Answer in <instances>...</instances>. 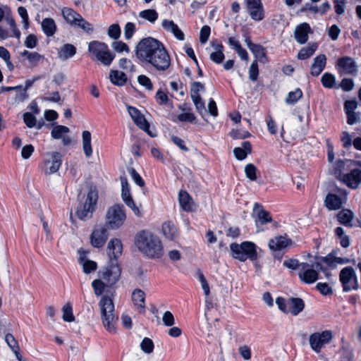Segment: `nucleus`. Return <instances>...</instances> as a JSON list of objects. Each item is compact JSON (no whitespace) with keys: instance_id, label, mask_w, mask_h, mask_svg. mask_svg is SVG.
I'll list each match as a JSON object with an SVG mask.
<instances>
[{"instance_id":"obj_49","label":"nucleus","mask_w":361,"mask_h":361,"mask_svg":"<svg viewBox=\"0 0 361 361\" xmlns=\"http://www.w3.org/2000/svg\"><path fill=\"white\" fill-rule=\"evenodd\" d=\"M302 96V92L300 89L298 88L293 92H289L286 102L288 104H294L298 102Z\"/></svg>"},{"instance_id":"obj_56","label":"nucleus","mask_w":361,"mask_h":361,"mask_svg":"<svg viewBox=\"0 0 361 361\" xmlns=\"http://www.w3.org/2000/svg\"><path fill=\"white\" fill-rule=\"evenodd\" d=\"M347 116V123L348 125H354L360 123L361 121V114L360 112H352L345 114Z\"/></svg>"},{"instance_id":"obj_36","label":"nucleus","mask_w":361,"mask_h":361,"mask_svg":"<svg viewBox=\"0 0 361 361\" xmlns=\"http://www.w3.org/2000/svg\"><path fill=\"white\" fill-rule=\"evenodd\" d=\"M179 203L181 208L185 212H190L192 209V200L189 194L185 191L179 192Z\"/></svg>"},{"instance_id":"obj_13","label":"nucleus","mask_w":361,"mask_h":361,"mask_svg":"<svg viewBox=\"0 0 361 361\" xmlns=\"http://www.w3.org/2000/svg\"><path fill=\"white\" fill-rule=\"evenodd\" d=\"M121 269L116 262H112L105 270L99 272V277L106 283L108 286L114 285L119 279Z\"/></svg>"},{"instance_id":"obj_9","label":"nucleus","mask_w":361,"mask_h":361,"mask_svg":"<svg viewBox=\"0 0 361 361\" xmlns=\"http://www.w3.org/2000/svg\"><path fill=\"white\" fill-rule=\"evenodd\" d=\"M333 339V334L330 330L321 332H314L309 336V343L311 349L316 353L321 352L326 345L330 343Z\"/></svg>"},{"instance_id":"obj_22","label":"nucleus","mask_w":361,"mask_h":361,"mask_svg":"<svg viewBox=\"0 0 361 361\" xmlns=\"http://www.w3.org/2000/svg\"><path fill=\"white\" fill-rule=\"evenodd\" d=\"M292 240L287 235H279L271 239L269 247L271 250L279 251L291 245Z\"/></svg>"},{"instance_id":"obj_63","label":"nucleus","mask_w":361,"mask_h":361,"mask_svg":"<svg viewBox=\"0 0 361 361\" xmlns=\"http://www.w3.org/2000/svg\"><path fill=\"white\" fill-rule=\"evenodd\" d=\"M138 82L144 86L147 90H152L153 88L151 80L145 75H141L137 78Z\"/></svg>"},{"instance_id":"obj_50","label":"nucleus","mask_w":361,"mask_h":361,"mask_svg":"<svg viewBox=\"0 0 361 361\" xmlns=\"http://www.w3.org/2000/svg\"><path fill=\"white\" fill-rule=\"evenodd\" d=\"M197 275L198 277V279L201 283L202 288L204 290V293L206 296H208L210 293V289L209 284L207 281V279H205L204 274L200 270H198L197 272Z\"/></svg>"},{"instance_id":"obj_52","label":"nucleus","mask_w":361,"mask_h":361,"mask_svg":"<svg viewBox=\"0 0 361 361\" xmlns=\"http://www.w3.org/2000/svg\"><path fill=\"white\" fill-rule=\"evenodd\" d=\"M259 75V69L257 61L255 60L250 65L249 68V78L252 81H256Z\"/></svg>"},{"instance_id":"obj_32","label":"nucleus","mask_w":361,"mask_h":361,"mask_svg":"<svg viewBox=\"0 0 361 361\" xmlns=\"http://www.w3.org/2000/svg\"><path fill=\"white\" fill-rule=\"evenodd\" d=\"M252 151V146L250 142L245 141L242 143V147H235L233 149L235 157L238 160H243Z\"/></svg>"},{"instance_id":"obj_42","label":"nucleus","mask_w":361,"mask_h":361,"mask_svg":"<svg viewBox=\"0 0 361 361\" xmlns=\"http://www.w3.org/2000/svg\"><path fill=\"white\" fill-rule=\"evenodd\" d=\"M92 286L94 290V293L97 296H101L104 292L106 287H109L106 283L102 279H94L92 282Z\"/></svg>"},{"instance_id":"obj_57","label":"nucleus","mask_w":361,"mask_h":361,"mask_svg":"<svg viewBox=\"0 0 361 361\" xmlns=\"http://www.w3.org/2000/svg\"><path fill=\"white\" fill-rule=\"evenodd\" d=\"M109 36L114 39L119 38L121 35V29L118 24H113L108 29Z\"/></svg>"},{"instance_id":"obj_10","label":"nucleus","mask_w":361,"mask_h":361,"mask_svg":"<svg viewBox=\"0 0 361 361\" xmlns=\"http://www.w3.org/2000/svg\"><path fill=\"white\" fill-rule=\"evenodd\" d=\"M62 156L59 152L48 153L43 162L39 165V170L46 176L56 173L61 167Z\"/></svg>"},{"instance_id":"obj_47","label":"nucleus","mask_w":361,"mask_h":361,"mask_svg":"<svg viewBox=\"0 0 361 361\" xmlns=\"http://www.w3.org/2000/svg\"><path fill=\"white\" fill-rule=\"evenodd\" d=\"M154 347V345L152 340L147 337L143 338L140 343L141 350L147 354L152 353L153 352Z\"/></svg>"},{"instance_id":"obj_21","label":"nucleus","mask_w":361,"mask_h":361,"mask_svg":"<svg viewBox=\"0 0 361 361\" xmlns=\"http://www.w3.org/2000/svg\"><path fill=\"white\" fill-rule=\"evenodd\" d=\"M70 132L68 127L64 126H55L51 130V135L54 139H61L63 145H68L71 142L70 137L66 135Z\"/></svg>"},{"instance_id":"obj_62","label":"nucleus","mask_w":361,"mask_h":361,"mask_svg":"<svg viewBox=\"0 0 361 361\" xmlns=\"http://www.w3.org/2000/svg\"><path fill=\"white\" fill-rule=\"evenodd\" d=\"M224 58V51H214L210 54V59L217 64L221 63Z\"/></svg>"},{"instance_id":"obj_29","label":"nucleus","mask_w":361,"mask_h":361,"mask_svg":"<svg viewBox=\"0 0 361 361\" xmlns=\"http://www.w3.org/2000/svg\"><path fill=\"white\" fill-rule=\"evenodd\" d=\"M132 300L134 305L139 310V312L144 313L145 311V294L141 289H135L132 293Z\"/></svg>"},{"instance_id":"obj_19","label":"nucleus","mask_w":361,"mask_h":361,"mask_svg":"<svg viewBox=\"0 0 361 361\" xmlns=\"http://www.w3.org/2000/svg\"><path fill=\"white\" fill-rule=\"evenodd\" d=\"M127 109L128 114H130L134 123L140 129L147 132L148 134L152 136V135H151L149 131V126L145 116L135 107L128 106Z\"/></svg>"},{"instance_id":"obj_8","label":"nucleus","mask_w":361,"mask_h":361,"mask_svg":"<svg viewBox=\"0 0 361 361\" xmlns=\"http://www.w3.org/2000/svg\"><path fill=\"white\" fill-rule=\"evenodd\" d=\"M98 199L97 192L91 190L87 195L84 203L80 204L76 211L78 217L81 220H86L92 217Z\"/></svg>"},{"instance_id":"obj_44","label":"nucleus","mask_w":361,"mask_h":361,"mask_svg":"<svg viewBox=\"0 0 361 361\" xmlns=\"http://www.w3.org/2000/svg\"><path fill=\"white\" fill-rule=\"evenodd\" d=\"M255 55V57L261 62H266L267 57L264 49L259 44H255L250 49Z\"/></svg>"},{"instance_id":"obj_45","label":"nucleus","mask_w":361,"mask_h":361,"mask_svg":"<svg viewBox=\"0 0 361 361\" xmlns=\"http://www.w3.org/2000/svg\"><path fill=\"white\" fill-rule=\"evenodd\" d=\"M63 319L65 322H72L75 320V317L73 314V308L70 302L66 303L62 307Z\"/></svg>"},{"instance_id":"obj_46","label":"nucleus","mask_w":361,"mask_h":361,"mask_svg":"<svg viewBox=\"0 0 361 361\" xmlns=\"http://www.w3.org/2000/svg\"><path fill=\"white\" fill-rule=\"evenodd\" d=\"M321 82L324 87L332 88L335 84V77L331 73H325L322 76Z\"/></svg>"},{"instance_id":"obj_61","label":"nucleus","mask_w":361,"mask_h":361,"mask_svg":"<svg viewBox=\"0 0 361 361\" xmlns=\"http://www.w3.org/2000/svg\"><path fill=\"white\" fill-rule=\"evenodd\" d=\"M6 20L12 29L13 36L19 39L20 37V32L18 29L14 19L11 16H6Z\"/></svg>"},{"instance_id":"obj_27","label":"nucleus","mask_w":361,"mask_h":361,"mask_svg":"<svg viewBox=\"0 0 361 361\" xmlns=\"http://www.w3.org/2000/svg\"><path fill=\"white\" fill-rule=\"evenodd\" d=\"M354 217L353 212L348 209H343L336 214V219L338 222L347 227H352L353 226V221Z\"/></svg>"},{"instance_id":"obj_59","label":"nucleus","mask_w":361,"mask_h":361,"mask_svg":"<svg viewBox=\"0 0 361 361\" xmlns=\"http://www.w3.org/2000/svg\"><path fill=\"white\" fill-rule=\"evenodd\" d=\"M18 13L23 19V28L27 30L29 27V18L26 8L23 6H20L18 8Z\"/></svg>"},{"instance_id":"obj_38","label":"nucleus","mask_w":361,"mask_h":361,"mask_svg":"<svg viewBox=\"0 0 361 361\" xmlns=\"http://www.w3.org/2000/svg\"><path fill=\"white\" fill-rule=\"evenodd\" d=\"M62 15L65 20L71 25H74L81 16L70 8H64Z\"/></svg>"},{"instance_id":"obj_35","label":"nucleus","mask_w":361,"mask_h":361,"mask_svg":"<svg viewBox=\"0 0 361 361\" xmlns=\"http://www.w3.org/2000/svg\"><path fill=\"white\" fill-rule=\"evenodd\" d=\"M109 79L113 84L118 86H123L127 81V76L121 71L112 70L109 73Z\"/></svg>"},{"instance_id":"obj_43","label":"nucleus","mask_w":361,"mask_h":361,"mask_svg":"<svg viewBox=\"0 0 361 361\" xmlns=\"http://www.w3.org/2000/svg\"><path fill=\"white\" fill-rule=\"evenodd\" d=\"M22 56H25L32 66H37V63L43 58L42 55L37 52H30L27 50L23 51Z\"/></svg>"},{"instance_id":"obj_55","label":"nucleus","mask_w":361,"mask_h":361,"mask_svg":"<svg viewBox=\"0 0 361 361\" xmlns=\"http://www.w3.org/2000/svg\"><path fill=\"white\" fill-rule=\"evenodd\" d=\"M346 4V0H334V9L337 15L341 16L344 13Z\"/></svg>"},{"instance_id":"obj_7","label":"nucleus","mask_w":361,"mask_h":361,"mask_svg":"<svg viewBox=\"0 0 361 361\" xmlns=\"http://www.w3.org/2000/svg\"><path fill=\"white\" fill-rule=\"evenodd\" d=\"M88 51L91 58L101 62L105 66H109L115 58L108 46L102 42L92 41L89 43Z\"/></svg>"},{"instance_id":"obj_23","label":"nucleus","mask_w":361,"mask_h":361,"mask_svg":"<svg viewBox=\"0 0 361 361\" xmlns=\"http://www.w3.org/2000/svg\"><path fill=\"white\" fill-rule=\"evenodd\" d=\"M80 257L78 262L82 267V271L85 274H90L94 272L97 269V264L96 262L89 259L87 257L86 252L84 251H79Z\"/></svg>"},{"instance_id":"obj_3","label":"nucleus","mask_w":361,"mask_h":361,"mask_svg":"<svg viewBox=\"0 0 361 361\" xmlns=\"http://www.w3.org/2000/svg\"><path fill=\"white\" fill-rule=\"evenodd\" d=\"M99 307L104 327L109 333L116 334L118 317L115 314L113 295L105 294L102 295L99 302Z\"/></svg>"},{"instance_id":"obj_14","label":"nucleus","mask_w":361,"mask_h":361,"mask_svg":"<svg viewBox=\"0 0 361 361\" xmlns=\"http://www.w3.org/2000/svg\"><path fill=\"white\" fill-rule=\"evenodd\" d=\"M108 229L104 225L94 228L90 237V244L92 247L100 248L105 245L109 238Z\"/></svg>"},{"instance_id":"obj_60","label":"nucleus","mask_w":361,"mask_h":361,"mask_svg":"<svg viewBox=\"0 0 361 361\" xmlns=\"http://www.w3.org/2000/svg\"><path fill=\"white\" fill-rule=\"evenodd\" d=\"M283 264L284 267H287L288 269H293V270H297L298 272L300 270L301 263H300L298 259H289L285 260L283 262Z\"/></svg>"},{"instance_id":"obj_41","label":"nucleus","mask_w":361,"mask_h":361,"mask_svg":"<svg viewBox=\"0 0 361 361\" xmlns=\"http://www.w3.org/2000/svg\"><path fill=\"white\" fill-rule=\"evenodd\" d=\"M317 49V45L316 44H309L306 47H303L300 50L298 54V59L300 60H305L306 59L310 58Z\"/></svg>"},{"instance_id":"obj_12","label":"nucleus","mask_w":361,"mask_h":361,"mask_svg":"<svg viewBox=\"0 0 361 361\" xmlns=\"http://www.w3.org/2000/svg\"><path fill=\"white\" fill-rule=\"evenodd\" d=\"M339 279L345 292L358 288V282L355 270L351 267L343 268L339 274Z\"/></svg>"},{"instance_id":"obj_48","label":"nucleus","mask_w":361,"mask_h":361,"mask_svg":"<svg viewBox=\"0 0 361 361\" xmlns=\"http://www.w3.org/2000/svg\"><path fill=\"white\" fill-rule=\"evenodd\" d=\"M197 111L203 116V114L206 113L205 104L200 96H197V98L191 97Z\"/></svg>"},{"instance_id":"obj_58","label":"nucleus","mask_w":361,"mask_h":361,"mask_svg":"<svg viewBox=\"0 0 361 361\" xmlns=\"http://www.w3.org/2000/svg\"><path fill=\"white\" fill-rule=\"evenodd\" d=\"M230 135L232 138L237 139H245L250 136L248 131L243 130H233L230 132Z\"/></svg>"},{"instance_id":"obj_33","label":"nucleus","mask_w":361,"mask_h":361,"mask_svg":"<svg viewBox=\"0 0 361 361\" xmlns=\"http://www.w3.org/2000/svg\"><path fill=\"white\" fill-rule=\"evenodd\" d=\"M75 53L76 49L73 44H65L59 50L58 57L62 61H66L68 59L73 56Z\"/></svg>"},{"instance_id":"obj_31","label":"nucleus","mask_w":361,"mask_h":361,"mask_svg":"<svg viewBox=\"0 0 361 361\" xmlns=\"http://www.w3.org/2000/svg\"><path fill=\"white\" fill-rule=\"evenodd\" d=\"M42 29L47 37L53 36L56 31V25L54 19L46 18L42 20L41 23Z\"/></svg>"},{"instance_id":"obj_6","label":"nucleus","mask_w":361,"mask_h":361,"mask_svg":"<svg viewBox=\"0 0 361 361\" xmlns=\"http://www.w3.org/2000/svg\"><path fill=\"white\" fill-rule=\"evenodd\" d=\"M231 255L234 259L245 262L247 259L254 261L257 258V247L255 243L245 241L241 244L233 243L230 245Z\"/></svg>"},{"instance_id":"obj_15","label":"nucleus","mask_w":361,"mask_h":361,"mask_svg":"<svg viewBox=\"0 0 361 361\" xmlns=\"http://www.w3.org/2000/svg\"><path fill=\"white\" fill-rule=\"evenodd\" d=\"M341 181L351 189H357L361 183V169L356 166L349 168V171L342 176Z\"/></svg>"},{"instance_id":"obj_54","label":"nucleus","mask_w":361,"mask_h":361,"mask_svg":"<svg viewBox=\"0 0 361 361\" xmlns=\"http://www.w3.org/2000/svg\"><path fill=\"white\" fill-rule=\"evenodd\" d=\"M245 172L247 178L250 180H255L257 179L256 172L257 168L252 164H248L245 168Z\"/></svg>"},{"instance_id":"obj_34","label":"nucleus","mask_w":361,"mask_h":361,"mask_svg":"<svg viewBox=\"0 0 361 361\" xmlns=\"http://www.w3.org/2000/svg\"><path fill=\"white\" fill-rule=\"evenodd\" d=\"M288 306L289 312L293 315H297L302 311L305 304L302 299L293 298L288 301Z\"/></svg>"},{"instance_id":"obj_20","label":"nucleus","mask_w":361,"mask_h":361,"mask_svg":"<svg viewBox=\"0 0 361 361\" xmlns=\"http://www.w3.org/2000/svg\"><path fill=\"white\" fill-rule=\"evenodd\" d=\"M123 245L118 238H112L107 245V255L111 260H116L122 254Z\"/></svg>"},{"instance_id":"obj_4","label":"nucleus","mask_w":361,"mask_h":361,"mask_svg":"<svg viewBox=\"0 0 361 361\" xmlns=\"http://www.w3.org/2000/svg\"><path fill=\"white\" fill-rule=\"evenodd\" d=\"M319 271L323 272L327 279L331 276V271L324 267L321 262H315L311 264L302 262L298 276L302 283L312 284L319 279Z\"/></svg>"},{"instance_id":"obj_11","label":"nucleus","mask_w":361,"mask_h":361,"mask_svg":"<svg viewBox=\"0 0 361 361\" xmlns=\"http://www.w3.org/2000/svg\"><path fill=\"white\" fill-rule=\"evenodd\" d=\"M348 192L343 189H337L336 192H329L326 196L324 203L329 210L340 209L347 201Z\"/></svg>"},{"instance_id":"obj_40","label":"nucleus","mask_w":361,"mask_h":361,"mask_svg":"<svg viewBox=\"0 0 361 361\" xmlns=\"http://www.w3.org/2000/svg\"><path fill=\"white\" fill-rule=\"evenodd\" d=\"M158 13L154 9H146L138 13V17L147 20L150 23H154L158 19Z\"/></svg>"},{"instance_id":"obj_2","label":"nucleus","mask_w":361,"mask_h":361,"mask_svg":"<svg viewBox=\"0 0 361 361\" xmlns=\"http://www.w3.org/2000/svg\"><path fill=\"white\" fill-rule=\"evenodd\" d=\"M135 245L143 255L149 259H159L164 255L161 240L150 231H142L137 233Z\"/></svg>"},{"instance_id":"obj_39","label":"nucleus","mask_w":361,"mask_h":361,"mask_svg":"<svg viewBox=\"0 0 361 361\" xmlns=\"http://www.w3.org/2000/svg\"><path fill=\"white\" fill-rule=\"evenodd\" d=\"M82 148L86 157H90L92 154L91 145V133L88 130L82 132Z\"/></svg>"},{"instance_id":"obj_28","label":"nucleus","mask_w":361,"mask_h":361,"mask_svg":"<svg viewBox=\"0 0 361 361\" xmlns=\"http://www.w3.org/2000/svg\"><path fill=\"white\" fill-rule=\"evenodd\" d=\"M253 212L256 214L257 220L261 224L263 225L272 221L270 213L264 210L261 204L255 203Z\"/></svg>"},{"instance_id":"obj_1","label":"nucleus","mask_w":361,"mask_h":361,"mask_svg":"<svg viewBox=\"0 0 361 361\" xmlns=\"http://www.w3.org/2000/svg\"><path fill=\"white\" fill-rule=\"evenodd\" d=\"M135 55L142 63L164 72L171 66V57L164 45L153 37L141 39L135 47Z\"/></svg>"},{"instance_id":"obj_16","label":"nucleus","mask_w":361,"mask_h":361,"mask_svg":"<svg viewBox=\"0 0 361 361\" xmlns=\"http://www.w3.org/2000/svg\"><path fill=\"white\" fill-rule=\"evenodd\" d=\"M352 166L361 167V161H355L350 159H338L333 164V173L337 179L341 180L342 176H344L347 173L346 171L349 170V168H352Z\"/></svg>"},{"instance_id":"obj_26","label":"nucleus","mask_w":361,"mask_h":361,"mask_svg":"<svg viewBox=\"0 0 361 361\" xmlns=\"http://www.w3.org/2000/svg\"><path fill=\"white\" fill-rule=\"evenodd\" d=\"M121 197L124 203L132 209L134 214L137 217L142 216V213L138 207L136 206L130 193V189H122Z\"/></svg>"},{"instance_id":"obj_5","label":"nucleus","mask_w":361,"mask_h":361,"mask_svg":"<svg viewBox=\"0 0 361 361\" xmlns=\"http://www.w3.org/2000/svg\"><path fill=\"white\" fill-rule=\"evenodd\" d=\"M126 219L124 206L121 204H114L106 209L104 226L109 230H118L124 226Z\"/></svg>"},{"instance_id":"obj_64","label":"nucleus","mask_w":361,"mask_h":361,"mask_svg":"<svg viewBox=\"0 0 361 361\" xmlns=\"http://www.w3.org/2000/svg\"><path fill=\"white\" fill-rule=\"evenodd\" d=\"M23 121L28 128H32L36 125V118L31 113H25L23 114Z\"/></svg>"},{"instance_id":"obj_53","label":"nucleus","mask_w":361,"mask_h":361,"mask_svg":"<svg viewBox=\"0 0 361 361\" xmlns=\"http://www.w3.org/2000/svg\"><path fill=\"white\" fill-rule=\"evenodd\" d=\"M204 90V86L200 82H194L191 85L190 89V97L197 98V96H200L199 92Z\"/></svg>"},{"instance_id":"obj_37","label":"nucleus","mask_w":361,"mask_h":361,"mask_svg":"<svg viewBox=\"0 0 361 361\" xmlns=\"http://www.w3.org/2000/svg\"><path fill=\"white\" fill-rule=\"evenodd\" d=\"M162 232L164 235L169 240H174L178 236L177 229L171 221L165 222L162 225Z\"/></svg>"},{"instance_id":"obj_18","label":"nucleus","mask_w":361,"mask_h":361,"mask_svg":"<svg viewBox=\"0 0 361 361\" xmlns=\"http://www.w3.org/2000/svg\"><path fill=\"white\" fill-rule=\"evenodd\" d=\"M337 66L341 74L356 75L357 72L355 61L349 56H344L337 61Z\"/></svg>"},{"instance_id":"obj_51","label":"nucleus","mask_w":361,"mask_h":361,"mask_svg":"<svg viewBox=\"0 0 361 361\" xmlns=\"http://www.w3.org/2000/svg\"><path fill=\"white\" fill-rule=\"evenodd\" d=\"M74 25L80 27L87 32H90L93 30L92 25L85 20L81 16L80 18H79L78 21H76Z\"/></svg>"},{"instance_id":"obj_17","label":"nucleus","mask_w":361,"mask_h":361,"mask_svg":"<svg viewBox=\"0 0 361 361\" xmlns=\"http://www.w3.org/2000/svg\"><path fill=\"white\" fill-rule=\"evenodd\" d=\"M246 6L252 20L261 21L264 18V10L261 0H246Z\"/></svg>"},{"instance_id":"obj_24","label":"nucleus","mask_w":361,"mask_h":361,"mask_svg":"<svg viewBox=\"0 0 361 361\" xmlns=\"http://www.w3.org/2000/svg\"><path fill=\"white\" fill-rule=\"evenodd\" d=\"M311 28L309 24L304 23L295 27L294 35L296 41L299 44H305L308 40V33Z\"/></svg>"},{"instance_id":"obj_30","label":"nucleus","mask_w":361,"mask_h":361,"mask_svg":"<svg viewBox=\"0 0 361 361\" xmlns=\"http://www.w3.org/2000/svg\"><path fill=\"white\" fill-rule=\"evenodd\" d=\"M161 25L166 31L172 32L178 39H184L183 32L173 20L165 19L162 21Z\"/></svg>"},{"instance_id":"obj_25","label":"nucleus","mask_w":361,"mask_h":361,"mask_svg":"<svg viewBox=\"0 0 361 361\" xmlns=\"http://www.w3.org/2000/svg\"><path fill=\"white\" fill-rule=\"evenodd\" d=\"M326 63V57L324 54H319L315 57L311 66V75L313 76H318L324 69Z\"/></svg>"}]
</instances>
